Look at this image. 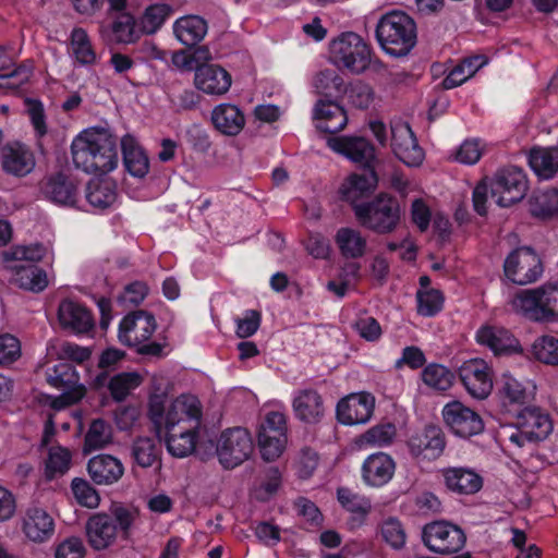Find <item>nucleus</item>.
I'll use <instances>...</instances> for the list:
<instances>
[{
  "label": "nucleus",
  "mask_w": 558,
  "mask_h": 558,
  "mask_svg": "<svg viewBox=\"0 0 558 558\" xmlns=\"http://www.w3.org/2000/svg\"><path fill=\"white\" fill-rule=\"evenodd\" d=\"M71 155L74 166L88 174H106L119 162L113 135L100 126L80 132L72 141Z\"/></svg>",
  "instance_id": "1"
},
{
  "label": "nucleus",
  "mask_w": 558,
  "mask_h": 558,
  "mask_svg": "<svg viewBox=\"0 0 558 558\" xmlns=\"http://www.w3.org/2000/svg\"><path fill=\"white\" fill-rule=\"evenodd\" d=\"M149 417L160 432L169 427H202L203 407L191 393H182L170 401L155 395L149 399Z\"/></svg>",
  "instance_id": "2"
},
{
  "label": "nucleus",
  "mask_w": 558,
  "mask_h": 558,
  "mask_svg": "<svg viewBox=\"0 0 558 558\" xmlns=\"http://www.w3.org/2000/svg\"><path fill=\"white\" fill-rule=\"evenodd\" d=\"M111 514L96 513L92 515L86 523V535L90 546L96 550H101L111 546L119 533L128 535L135 519L137 511L135 509L121 505H113L110 509Z\"/></svg>",
  "instance_id": "3"
},
{
  "label": "nucleus",
  "mask_w": 558,
  "mask_h": 558,
  "mask_svg": "<svg viewBox=\"0 0 558 558\" xmlns=\"http://www.w3.org/2000/svg\"><path fill=\"white\" fill-rule=\"evenodd\" d=\"M353 211L361 226L377 234L395 232L403 214L399 199L389 193H379L368 202L355 204Z\"/></svg>",
  "instance_id": "4"
},
{
  "label": "nucleus",
  "mask_w": 558,
  "mask_h": 558,
  "mask_svg": "<svg viewBox=\"0 0 558 558\" xmlns=\"http://www.w3.org/2000/svg\"><path fill=\"white\" fill-rule=\"evenodd\" d=\"M508 304L512 312L529 320L554 322L558 319V283L521 290Z\"/></svg>",
  "instance_id": "5"
},
{
  "label": "nucleus",
  "mask_w": 558,
  "mask_h": 558,
  "mask_svg": "<svg viewBox=\"0 0 558 558\" xmlns=\"http://www.w3.org/2000/svg\"><path fill=\"white\" fill-rule=\"evenodd\" d=\"M376 38L385 52L393 57H403L416 44V25L408 14L392 11L378 21Z\"/></svg>",
  "instance_id": "6"
},
{
  "label": "nucleus",
  "mask_w": 558,
  "mask_h": 558,
  "mask_svg": "<svg viewBox=\"0 0 558 558\" xmlns=\"http://www.w3.org/2000/svg\"><path fill=\"white\" fill-rule=\"evenodd\" d=\"M553 432V422L545 411L538 408H525L515 416L512 425L504 426L500 436L515 448L546 439Z\"/></svg>",
  "instance_id": "7"
},
{
  "label": "nucleus",
  "mask_w": 558,
  "mask_h": 558,
  "mask_svg": "<svg viewBox=\"0 0 558 558\" xmlns=\"http://www.w3.org/2000/svg\"><path fill=\"white\" fill-rule=\"evenodd\" d=\"M157 327L155 317L145 311H135L126 316L119 324V341L128 347L136 348L143 355L159 356L162 345L158 342H147Z\"/></svg>",
  "instance_id": "8"
},
{
  "label": "nucleus",
  "mask_w": 558,
  "mask_h": 558,
  "mask_svg": "<svg viewBox=\"0 0 558 558\" xmlns=\"http://www.w3.org/2000/svg\"><path fill=\"white\" fill-rule=\"evenodd\" d=\"M329 59L339 69L361 74L371 64L372 50L360 35L348 32L330 43Z\"/></svg>",
  "instance_id": "9"
},
{
  "label": "nucleus",
  "mask_w": 558,
  "mask_h": 558,
  "mask_svg": "<svg viewBox=\"0 0 558 558\" xmlns=\"http://www.w3.org/2000/svg\"><path fill=\"white\" fill-rule=\"evenodd\" d=\"M253 448L250 433L245 428L235 427L221 433L216 452L223 468L233 469L251 457Z\"/></svg>",
  "instance_id": "10"
},
{
  "label": "nucleus",
  "mask_w": 558,
  "mask_h": 558,
  "mask_svg": "<svg viewBox=\"0 0 558 558\" xmlns=\"http://www.w3.org/2000/svg\"><path fill=\"white\" fill-rule=\"evenodd\" d=\"M257 438L265 460L272 461L279 458L287 445L286 415L279 411L268 412L259 426Z\"/></svg>",
  "instance_id": "11"
},
{
  "label": "nucleus",
  "mask_w": 558,
  "mask_h": 558,
  "mask_svg": "<svg viewBox=\"0 0 558 558\" xmlns=\"http://www.w3.org/2000/svg\"><path fill=\"white\" fill-rule=\"evenodd\" d=\"M422 537L430 551L440 555L458 553L463 548L466 539L462 529L448 521H435L426 524Z\"/></svg>",
  "instance_id": "12"
},
{
  "label": "nucleus",
  "mask_w": 558,
  "mask_h": 558,
  "mask_svg": "<svg viewBox=\"0 0 558 558\" xmlns=\"http://www.w3.org/2000/svg\"><path fill=\"white\" fill-rule=\"evenodd\" d=\"M527 190L525 173L518 167L498 171L492 184V194L500 207H508L521 201Z\"/></svg>",
  "instance_id": "13"
},
{
  "label": "nucleus",
  "mask_w": 558,
  "mask_h": 558,
  "mask_svg": "<svg viewBox=\"0 0 558 558\" xmlns=\"http://www.w3.org/2000/svg\"><path fill=\"white\" fill-rule=\"evenodd\" d=\"M442 417L451 433L461 438L478 435L484 429L480 414L460 401L447 403L442 409Z\"/></svg>",
  "instance_id": "14"
},
{
  "label": "nucleus",
  "mask_w": 558,
  "mask_h": 558,
  "mask_svg": "<svg viewBox=\"0 0 558 558\" xmlns=\"http://www.w3.org/2000/svg\"><path fill=\"white\" fill-rule=\"evenodd\" d=\"M48 383L54 388L64 390L52 403L56 409L76 403L86 392L85 387L80 384V376L75 368L65 363H60L52 368L48 374Z\"/></svg>",
  "instance_id": "15"
},
{
  "label": "nucleus",
  "mask_w": 558,
  "mask_h": 558,
  "mask_svg": "<svg viewBox=\"0 0 558 558\" xmlns=\"http://www.w3.org/2000/svg\"><path fill=\"white\" fill-rule=\"evenodd\" d=\"M459 377L466 391L476 399L487 398L493 390V371L483 359H471L459 367Z\"/></svg>",
  "instance_id": "16"
},
{
  "label": "nucleus",
  "mask_w": 558,
  "mask_h": 558,
  "mask_svg": "<svg viewBox=\"0 0 558 558\" xmlns=\"http://www.w3.org/2000/svg\"><path fill=\"white\" fill-rule=\"evenodd\" d=\"M505 275L517 284H527L535 281L542 274L538 256L529 247L513 251L504 265Z\"/></svg>",
  "instance_id": "17"
},
{
  "label": "nucleus",
  "mask_w": 558,
  "mask_h": 558,
  "mask_svg": "<svg viewBox=\"0 0 558 558\" xmlns=\"http://www.w3.org/2000/svg\"><path fill=\"white\" fill-rule=\"evenodd\" d=\"M391 148L395 156L408 167L421 166L425 157L411 128L402 121L391 123Z\"/></svg>",
  "instance_id": "18"
},
{
  "label": "nucleus",
  "mask_w": 558,
  "mask_h": 558,
  "mask_svg": "<svg viewBox=\"0 0 558 558\" xmlns=\"http://www.w3.org/2000/svg\"><path fill=\"white\" fill-rule=\"evenodd\" d=\"M375 398L368 392L351 393L337 404V418L343 425L367 423L374 412Z\"/></svg>",
  "instance_id": "19"
},
{
  "label": "nucleus",
  "mask_w": 558,
  "mask_h": 558,
  "mask_svg": "<svg viewBox=\"0 0 558 558\" xmlns=\"http://www.w3.org/2000/svg\"><path fill=\"white\" fill-rule=\"evenodd\" d=\"M327 146L335 153L341 154L355 163L372 169L375 160L374 146L363 137L336 136L327 138Z\"/></svg>",
  "instance_id": "20"
},
{
  "label": "nucleus",
  "mask_w": 558,
  "mask_h": 558,
  "mask_svg": "<svg viewBox=\"0 0 558 558\" xmlns=\"http://www.w3.org/2000/svg\"><path fill=\"white\" fill-rule=\"evenodd\" d=\"M21 526L25 537L36 544L48 542L56 531L54 519L40 507L28 508L22 518Z\"/></svg>",
  "instance_id": "21"
},
{
  "label": "nucleus",
  "mask_w": 558,
  "mask_h": 558,
  "mask_svg": "<svg viewBox=\"0 0 558 558\" xmlns=\"http://www.w3.org/2000/svg\"><path fill=\"white\" fill-rule=\"evenodd\" d=\"M232 78L227 70L217 64L197 66L194 74V86L210 96H222L231 87Z\"/></svg>",
  "instance_id": "22"
},
{
  "label": "nucleus",
  "mask_w": 558,
  "mask_h": 558,
  "mask_svg": "<svg viewBox=\"0 0 558 558\" xmlns=\"http://www.w3.org/2000/svg\"><path fill=\"white\" fill-rule=\"evenodd\" d=\"M409 448L416 458L435 460L441 456L445 449L444 434L437 426H427L410 438Z\"/></svg>",
  "instance_id": "23"
},
{
  "label": "nucleus",
  "mask_w": 558,
  "mask_h": 558,
  "mask_svg": "<svg viewBox=\"0 0 558 558\" xmlns=\"http://www.w3.org/2000/svg\"><path fill=\"white\" fill-rule=\"evenodd\" d=\"M1 159L3 170L14 177H25L31 173L36 166L33 150L21 143L7 145L3 148Z\"/></svg>",
  "instance_id": "24"
},
{
  "label": "nucleus",
  "mask_w": 558,
  "mask_h": 558,
  "mask_svg": "<svg viewBox=\"0 0 558 558\" xmlns=\"http://www.w3.org/2000/svg\"><path fill=\"white\" fill-rule=\"evenodd\" d=\"M395 471L393 459L385 452H377L368 456L363 462L362 477L368 486L381 487L390 482Z\"/></svg>",
  "instance_id": "25"
},
{
  "label": "nucleus",
  "mask_w": 558,
  "mask_h": 558,
  "mask_svg": "<svg viewBox=\"0 0 558 558\" xmlns=\"http://www.w3.org/2000/svg\"><path fill=\"white\" fill-rule=\"evenodd\" d=\"M292 409L295 417L306 424L318 423L325 414L323 398L314 389L298 390L292 400Z\"/></svg>",
  "instance_id": "26"
},
{
  "label": "nucleus",
  "mask_w": 558,
  "mask_h": 558,
  "mask_svg": "<svg viewBox=\"0 0 558 558\" xmlns=\"http://www.w3.org/2000/svg\"><path fill=\"white\" fill-rule=\"evenodd\" d=\"M161 430L166 435L168 452L175 458H185L195 451L202 427H169Z\"/></svg>",
  "instance_id": "27"
},
{
  "label": "nucleus",
  "mask_w": 558,
  "mask_h": 558,
  "mask_svg": "<svg viewBox=\"0 0 558 558\" xmlns=\"http://www.w3.org/2000/svg\"><path fill=\"white\" fill-rule=\"evenodd\" d=\"M480 344L488 347L495 354H512L521 351L517 338L507 329L483 326L476 332Z\"/></svg>",
  "instance_id": "28"
},
{
  "label": "nucleus",
  "mask_w": 558,
  "mask_h": 558,
  "mask_svg": "<svg viewBox=\"0 0 558 558\" xmlns=\"http://www.w3.org/2000/svg\"><path fill=\"white\" fill-rule=\"evenodd\" d=\"M316 129L325 133H337L344 129L348 117L344 109L333 101L319 100L313 110Z\"/></svg>",
  "instance_id": "29"
},
{
  "label": "nucleus",
  "mask_w": 558,
  "mask_h": 558,
  "mask_svg": "<svg viewBox=\"0 0 558 558\" xmlns=\"http://www.w3.org/2000/svg\"><path fill=\"white\" fill-rule=\"evenodd\" d=\"M58 319L63 328L75 333L88 332L94 326L89 311L72 300H64L60 303Z\"/></svg>",
  "instance_id": "30"
},
{
  "label": "nucleus",
  "mask_w": 558,
  "mask_h": 558,
  "mask_svg": "<svg viewBox=\"0 0 558 558\" xmlns=\"http://www.w3.org/2000/svg\"><path fill=\"white\" fill-rule=\"evenodd\" d=\"M211 122L221 134L235 136L243 130L245 117L238 106L223 102L215 106L211 110Z\"/></svg>",
  "instance_id": "31"
},
{
  "label": "nucleus",
  "mask_w": 558,
  "mask_h": 558,
  "mask_svg": "<svg viewBox=\"0 0 558 558\" xmlns=\"http://www.w3.org/2000/svg\"><path fill=\"white\" fill-rule=\"evenodd\" d=\"M446 487L460 495H472L483 486V478L472 469L447 468L442 470Z\"/></svg>",
  "instance_id": "32"
},
{
  "label": "nucleus",
  "mask_w": 558,
  "mask_h": 558,
  "mask_svg": "<svg viewBox=\"0 0 558 558\" xmlns=\"http://www.w3.org/2000/svg\"><path fill=\"white\" fill-rule=\"evenodd\" d=\"M377 175L373 169H366L362 173L350 174L341 184L342 197L354 206L357 201L371 194L377 186Z\"/></svg>",
  "instance_id": "33"
},
{
  "label": "nucleus",
  "mask_w": 558,
  "mask_h": 558,
  "mask_svg": "<svg viewBox=\"0 0 558 558\" xmlns=\"http://www.w3.org/2000/svg\"><path fill=\"white\" fill-rule=\"evenodd\" d=\"M102 36L116 44H132L141 34V26L137 28L136 20L130 12H121L113 19L109 26L101 28Z\"/></svg>",
  "instance_id": "34"
},
{
  "label": "nucleus",
  "mask_w": 558,
  "mask_h": 558,
  "mask_svg": "<svg viewBox=\"0 0 558 558\" xmlns=\"http://www.w3.org/2000/svg\"><path fill=\"white\" fill-rule=\"evenodd\" d=\"M123 162L130 174L144 178L149 171V160L137 140L130 134L121 138Z\"/></svg>",
  "instance_id": "35"
},
{
  "label": "nucleus",
  "mask_w": 558,
  "mask_h": 558,
  "mask_svg": "<svg viewBox=\"0 0 558 558\" xmlns=\"http://www.w3.org/2000/svg\"><path fill=\"white\" fill-rule=\"evenodd\" d=\"M124 468L120 460L112 456L99 454L88 462V473L97 484L116 483L123 475Z\"/></svg>",
  "instance_id": "36"
},
{
  "label": "nucleus",
  "mask_w": 558,
  "mask_h": 558,
  "mask_svg": "<svg viewBox=\"0 0 558 558\" xmlns=\"http://www.w3.org/2000/svg\"><path fill=\"white\" fill-rule=\"evenodd\" d=\"M12 281L21 289L40 292L48 286V277L44 269L29 263H15L10 266Z\"/></svg>",
  "instance_id": "37"
},
{
  "label": "nucleus",
  "mask_w": 558,
  "mask_h": 558,
  "mask_svg": "<svg viewBox=\"0 0 558 558\" xmlns=\"http://www.w3.org/2000/svg\"><path fill=\"white\" fill-rule=\"evenodd\" d=\"M207 31L206 21L198 15L182 16L173 24V33L177 39L185 46L199 43L206 36Z\"/></svg>",
  "instance_id": "38"
},
{
  "label": "nucleus",
  "mask_w": 558,
  "mask_h": 558,
  "mask_svg": "<svg viewBox=\"0 0 558 558\" xmlns=\"http://www.w3.org/2000/svg\"><path fill=\"white\" fill-rule=\"evenodd\" d=\"M335 242L342 256L347 258H360L367 250V239L354 228H340L335 236Z\"/></svg>",
  "instance_id": "39"
},
{
  "label": "nucleus",
  "mask_w": 558,
  "mask_h": 558,
  "mask_svg": "<svg viewBox=\"0 0 558 558\" xmlns=\"http://www.w3.org/2000/svg\"><path fill=\"white\" fill-rule=\"evenodd\" d=\"M529 163L542 179H550L558 172V147H537L530 151Z\"/></svg>",
  "instance_id": "40"
},
{
  "label": "nucleus",
  "mask_w": 558,
  "mask_h": 558,
  "mask_svg": "<svg viewBox=\"0 0 558 558\" xmlns=\"http://www.w3.org/2000/svg\"><path fill=\"white\" fill-rule=\"evenodd\" d=\"M44 193L50 201L60 205H74L76 202L75 185L61 173L48 178Z\"/></svg>",
  "instance_id": "41"
},
{
  "label": "nucleus",
  "mask_w": 558,
  "mask_h": 558,
  "mask_svg": "<svg viewBox=\"0 0 558 558\" xmlns=\"http://www.w3.org/2000/svg\"><path fill=\"white\" fill-rule=\"evenodd\" d=\"M69 52L81 65L96 63L97 54L86 31L81 27L74 28L71 32Z\"/></svg>",
  "instance_id": "42"
},
{
  "label": "nucleus",
  "mask_w": 558,
  "mask_h": 558,
  "mask_svg": "<svg viewBox=\"0 0 558 558\" xmlns=\"http://www.w3.org/2000/svg\"><path fill=\"white\" fill-rule=\"evenodd\" d=\"M486 63L487 59L484 56H474L464 59L461 63L454 66L445 77V80L442 81L444 87L446 89H451L463 84Z\"/></svg>",
  "instance_id": "43"
},
{
  "label": "nucleus",
  "mask_w": 558,
  "mask_h": 558,
  "mask_svg": "<svg viewBox=\"0 0 558 558\" xmlns=\"http://www.w3.org/2000/svg\"><path fill=\"white\" fill-rule=\"evenodd\" d=\"M160 448L154 437H138L132 445V457L135 463L142 468H150L158 463Z\"/></svg>",
  "instance_id": "44"
},
{
  "label": "nucleus",
  "mask_w": 558,
  "mask_h": 558,
  "mask_svg": "<svg viewBox=\"0 0 558 558\" xmlns=\"http://www.w3.org/2000/svg\"><path fill=\"white\" fill-rule=\"evenodd\" d=\"M172 14V8L166 3H155L147 7L140 19L141 32L151 35L158 32Z\"/></svg>",
  "instance_id": "45"
},
{
  "label": "nucleus",
  "mask_w": 558,
  "mask_h": 558,
  "mask_svg": "<svg viewBox=\"0 0 558 558\" xmlns=\"http://www.w3.org/2000/svg\"><path fill=\"white\" fill-rule=\"evenodd\" d=\"M71 452L61 446H52L48 450L45 460V475L48 480H52L64 475L71 465Z\"/></svg>",
  "instance_id": "46"
},
{
  "label": "nucleus",
  "mask_w": 558,
  "mask_h": 558,
  "mask_svg": "<svg viewBox=\"0 0 558 558\" xmlns=\"http://www.w3.org/2000/svg\"><path fill=\"white\" fill-rule=\"evenodd\" d=\"M533 216L548 218L558 215V190L546 189L538 191L530 202Z\"/></svg>",
  "instance_id": "47"
},
{
  "label": "nucleus",
  "mask_w": 558,
  "mask_h": 558,
  "mask_svg": "<svg viewBox=\"0 0 558 558\" xmlns=\"http://www.w3.org/2000/svg\"><path fill=\"white\" fill-rule=\"evenodd\" d=\"M86 198L93 207L105 209L116 202V187L110 181H92L87 185Z\"/></svg>",
  "instance_id": "48"
},
{
  "label": "nucleus",
  "mask_w": 558,
  "mask_h": 558,
  "mask_svg": "<svg viewBox=\"0 0 558 558\" xmlns=\"http://www.w3.org/2000/svg\"><path fill=\"white\" fill-rule=\"evenodd\" d=\"M423 383L430 389L437 391L448 390L454 379L453 373L446 366L437 363H432L425 366L421 373Z\"/></svg>",
  "instance_id": "49"
},
{
  "label": "nucleus",
  "mask_w": 558,
  "mask_h": 558,
  "mask_svg": "<svg viewBox=\"0 0 558 558\" xmlns=\"http://www.w3.org/2000/svg\"><path fill=\"white\" fill-rule=\"evenodd\" d=\"M312 85L317 94L327 97L337 96L344 92L342 77L332 69H326L316 73Z\"/></svg>",
  "instance_id": "50"
},
{
  "label": "nucleus",
  "mask_w": 558,
  "mask_h": 558,
  "mask_svg": "<svg viewBox=\"0 0 558 558\" xmlns=\"http://www.w3.org/2000/svg\"><path fill=\"white\" fill-rule=\"evenodd\" d=\"M112 441V428L104 420H94L86 433L84 451L101 449Z\"/></svg>",
  "instance_id": "51"
},
{
  "label": "nucleus",
  "mask_w": 558,
  "mask_h": 558,
  "mask_svg": "<svg viewBox=\"0 0 558 558\" xmlns=\"http://www.w3.org/2000/svg\"><path fill=\"white\" fill-rule=\"evenodd\" d=\"M142 381L143 378L138 373H120L110 379L108 388L114 400L122 401L131 391L137 388Z\"/></svg>",
  "instance_id": "52"
},
{
  "label": "nucleus",
  "mask_w": 558,
  "mask_h": 558,
  "mask_svg": "<svg viewBox=\"0 0 558 558\" xmlns=\"http://www.w3.org/2000/svg\"><path fill=\"white\" fill-rule=\"evenodd\" d=\"M444 295L438 289H418L416 291V310L421 316L432 317L444 306Z\"/></svg>",
  "instance_id": "53"
},
{
  "label": "nucleus",
  "mask_w": 558,
  "mask_h": 558,
  "mask_svg": "<svg viewBox=\"0 0 558 558\" xmlns=\"http://www.w3.org/2000/svg\"><path fill=\"white\" fill-rule=\"evenodd\" d=\"M532 352L536 360L542 363L557 365L558 364V338L549 335L537 338L533 345Z\"/></svg>",
  "instance_id": "54"
},
{
  "label": "nucleus",
  "mask_w": 558,
  "mask_h": 558,
  "mask_svg": "<svg viewBox=\"0 0 558 558\" xmlns=\"http://www.w3.org/2000/svg\"><path fill=\"white\" fill-rule=\"evenodd\" d=\"M397 434L391 423L376 425L366 430L361 438L362 444L373 447H385L392 442Z\"/></svg>",
  "instance_id": "55"
},
{
  "label": "nucleus",
  "mask_w": 558,
  "mask_h": 558,
  "mask_svg": "<svg viewBox=\"0 0 558 558\" xmlns=\"http://www.w3.org/2000/svg\"><path fill=\"white\" fill-rule=\"evenodd\" d=\"M353 330L364 340L376 342L381 337V327L379 323L367 314L359 315L352 323Z\"/></svg>",
  "instance_id": "56"
},
{
  "label": "nucleus",
  "mask_w": 558,
  "mask_h": 558,
  "mask_svg": "<svg viewBox=\"0 0 558 558\" xmlns=\"http://www.w3.org/2000/svg\"><path fill=\"white\" fill-rule=\"evenodd\" d=\"M71 488L76 501L86 508H97L100 502V497L97 490L85 480L74 478Z\"/></svg>",
  "instance_id": "57"
},
{
  "label": "nucleus",
  "mask_w": 558,
  "mask_h": 558,
  "mask_svg": "<svg viewBox=\"0 0 558 558\" xmlns=\"http://www.w3.org/2000/svg\"><path fill=\"white\" fill-rule=\"evenodd\" d=\"M485 150V144L477 138L465 140L457 149L454 160L462 163L472 166L475 165L482 157Z\"/></svg>",
  "instance_id": "58"
},
{
  "label": "nucleus",
  "mask_w": 558,
  "mask_h": 558,
  "mask_svg": "<svg viewBox=\"0 0 558 558\" xmlns=\"http://www.w3.org/2000/svg\"><path fill=\"white\" fill-rule=\"evenodd\" d=\"M337 497L343 508L354 513L366 514L372 508L371 501L367 498L354 494L344 487L337 490Z\"/></svg>",
  "instance_id": "59"
},
{
  "label": "nucleus",
  "mask_w": 558,
  "mask_h": 558,
  "mask_svg": "<svg viewBox=\"0 0 558 558\" xmlns=\"http://www.w3.org/2000/svg\"><path fill=\"white\" fill-rule=\"evenodd\" d=\"M380 534L383 539L393 548H401L405 544V531L401 522L395 518H388L381 523Z\"/></svg>",
  "instance_id": "60"
},
{
  "label": "nucleus",
  "mask_w": 558,
  "mask_h": 558,
  "mask_svg": "<svg viewBox=\"0 0 558 558\" xmlns=\"http://www.w3.org/2000/svg\"><path fill=\"white\" fill-rule=\"evenodd\" d=\"M22 354L20 340L11 333H0V366L16 362Z\"/></svg>",
  "instance_id": "61"
},
{
  "label": "nucleus",
  "mask_w": 558,
  "mask_h": 558,
  "mask_svg": "<svg viewBox=\"0 0 558 558\" xmlns=\"http://www.w3.org/2000/svg\"><path fill=\"white\" fill-rule=\"evenodd\" d=\"M86 546L78 536H70L60 541L54 547V558H84Z\"/></svg>",
  "instance_id": "62"
},
{
  "label": "nucleus",
  "mask_w": 558,
  "mask_h": 558,
  "mask_svg": "<svg viewBox=\"0 0 558 558\" xmlns=\"http://www.w3.org/2000/svg\"><path fill=\"white\" fill-rule=\"evenodd\" d=\"M500 392L510 403L523 404L529 399V393L523 385L510 375H504Z\"/></svg>",
  "instance_id": "63"
},
{
  "label": "nucleus",
  "mask_w": 558,
  "mask_h": 558,
  "mask_svg": "<svg viewBox=\"0 0 558 558\" xmlns=\"http://www.w3.org/2000/svg\"><path fill=\"white\" fill-rule=\"evenodd\" d=\"M260 313L255 310H247L242 317L235 319L236 336L240 338H248L253 336L260 326Z\"/></svg>",
  "instance_id": "64"
}]
</instances>
